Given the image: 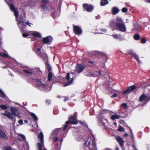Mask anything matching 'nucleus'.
I'll return each instance as SVG.
<instances>
[{"instance_id":"e2e57ef3","label":"nucleus","mask_w":150,"mask_h":150,"mask_svg":"<svg viewBox=\"0 0 150 150\" xmlns=\"http://www.w3.org/2000/svg\"><path fill=\"white\" fill-rule=\"evenodd\" d=\"M128 135V134H125L124 135V136L125 137H127Z\"/></svg>"},{"instance_id":"3c124183","label":"nucleus","mask_w":150,"mask_h":150,"mask_svg":"<svg viewBox=\"0 0 150 150\" xmlns=\"http://www.w3.org/2000/svg\"><path fill=\"white\" fill-rule=\"evenodd\" d=\"M50 100L47 99L46 101V102L47 104L49 105L50 103Z\"/></svg>"},{"instance_id":"ea45409f","label":"nucleus","mask_w":150,"mask_h":150,"mask_svg":"<svg viewBox=\"0 0 150 150\" xmlns=\"http://www.w3.org/2000/svg\"><path fill=\"white\" fill-rule=\"evenodd\" d=\"M118 130L120 132H124L125 131L124 128L120 125L119 127Z\"/></svg>"},{"instance_id":"0e129e2a","label":"nucleus","mask_w":150,"mask_h":150,"mask_svg":"<svg viewBox=\"0 0 150 150\" xmlns=\"http://www.w3.org/2000/svg\"><path fill=\"white\" fill-rule=\"evenodd\" d=\"M67 100V98H64V101H65Z\"/></svg>"},{"instance_id":"f704fd0d","label":"nucleus","mask_w":150,"mask_h":150,"mask_svg":"<svg viewBox=\"0 0 150 150\" xmlns=\"http://www.w3.org/2000/svg\"><path fill=\"white\" fill-rule=\"evenodd\" d=\"M78 122L80 123V124H81L82 125H85L86 127L88 128V126L87 124H86V123L85 122L83 121V122H81V121L78 120Z\"/></svg>"},{"instance_id":"f8f14e48","label":"nucleus","mask_w":150,"mask_h":150,"mask_svg":"<svg viewBox=\"0 0 150 150\" xmlns=\"http://www.w3.org/2000/svg\"><path fill=\"white\" fill-rule=\"evenodd\" d=\"M115 137L116 141L118 142L120 146L123 147L124 143L123 139L119 135L116 136Z\"/></svg>"},{"instance_id":"9b49d317","label":"nucleus","mask_w":150,"mask_h":150,"mask_svg":"<svg viewBox=\"0 0 150 150\" xmlns=\"http://www.w3.org/2000/svg\"><path fill=\"white\" fill-rule=\"evenodd\" d=\"M150 100V96L147 97L144 93H143L141 96H140L139 99V101L140 102H142L143 101H146L148 102Z\"/></svg>"},{"instance_id":"4be33fe9","label":"nucleus","mask_w":150,"mask_h":150,"mask_svg":"<svg viewBox=\"0 0 150 150\" xmlns=\"http://www.w3.org/2000/svg\"><path fill=\"white\" fill-rule=\"evenodd\" d=\"M32 35L35 37L37 38H39L41 37V34L38 32H35L33 33Z\"/></svg>"},{"instance_id":"bf43d9fd","label":"nucleus","mask_w":150,"mask_h":150,"mask_svg":"<svg viewBox=\"0 0 150 150\" xmlns=\"http://www.w3.org/2000/svg\"><path fill=\"white\" fill-rule=\"evenodd\" d=\"M144 1L148 3H150V0H144Z\"/></svg>"},{"instance_id":"a18cd8bd","label":"nucleus","mask_w":150,"mask_h":150,"mask_svg":"<svg viewBox=\"0 0 150 150\" xmlns=\"http://www.w3.org/2000/svg\"><path fill=\"white\" fill-rule=\"evenodd\" d=\"M19 135L25 141L26 140V138L24 135L22 134H20Z\"/></svg>"},{"instance_id":"c756f323","label":"nucleus","mask_w":150,"mask_h":150,"mask_svg":"<svg viewBox=\"0 0 150 150\" xmlns=\"http://www.w3.org/2000/svg\"><path fill=\"white\" fill-rule=\"evenodd\" d=\"M100 55L102 57L104 58V59H106V60L105 61V62H106V61H107L108 59V58L106 54L103 53L102 52L100 53Z\"/></svg>"},{"instance_id":"ddd939ff","label":"nucleus","mask_w":150,"mask_h":150,"mask_svg":"<svg viewBox=\"0 0 150 150\" xmlns=\"http://www.w3.org/2000/svg\"><path fill=\"white\" fill-rule=\"evenodd\" d=\"M129 54L134 58L138 63H139L140 62V61L138 56L137 55L134 53L133 52L131 51H129Z\"/></svg>"},{"instance_id":"4468645a","label":"nucleus","mask_w":150,"mask_h":150,"mask_svg":"<svg viewBox=\"0 0 150 150\" xmlns=\"http://www.w3.org/2000/svg\"><path fill=\"white\" fill-rule=\"evenodd\" d=\"M0 137L1 138L5 140L8 139V137L4 132L0 129Z\"/></svg>"},{"instance_id":"423d86ee","label":"nucleus","mask_w":150,"mask_h":150,"mask_svg":"<svg viewBox=\"0 0 150 150\" xmlns=\"http://www.w3.org/2000/svg\"><path fill=\"white\" fill-rule=\"evenodd\" d=\"M84 10H86L88 12H90L92 11L94 8L93 5L91 4H84L83 5Z\"/></svg>"},{"instance_id":"a878e982","label":"nucleus","mask_w":150,"mask_h":150,"mask_svg":"<svg viewBox=\"0 0 150 150\" xmlns=\"http://www.w3.org/2000/svg\"><path fill=\"white\" fill-rule=\"evenodd\" d=\"M120 117V116L119 115H112L111 117V119L112 120H114L115 119H118Z\"/></svg>"},{"instance_id":"1a4fd4ad","label":"nucleus","mask_w":150,"mask_h":150,"mask_svg":"<svg viewBox=\"0 0 150 150\" xmlns=\"http://www.w3.org/2000/svg\"><path fill=\"white\" fill-rule=\"evenodd\" d=\"M85 66L81 64H78L77 66H76L75 68V71L78 73L82 72L85 69Z\"/></svg>"},{"instance_id":"864d4df0","label":"nucleus","mask_w":150,"mask_h":150,"mask_svg":"<svg viewBox=\"0 0 150 150\" xmlns=\"http://www.w3.org/2000/svg\"><path fill=\"white\" fill-rule=\"evenodd\" d=\"M18 122L19 124L20 125H22L23 124V121L22 120H20L18 121Z\"/></svg>"},{"instance_id":"aec40b11","label":"nucleus","mask_w":150,"mask_h":150,"mask_svg":"<svg viewBox=\"0 0 150 150\" xmlns=\"http://www.w3.org/2000/svg\"><path fill=\"white\" fill-rule=\"evenodd\" d=\"M52 73L51 72L48 73L47 76V81H51L52 78Z\"/></svg>"},{"instance_id":"7c9ffc66","label":"nucleus","mask_w":150,"mask_h":150,"mask_svg":"<svg viewBox=\"0 0 150 150\" xmlns=\"http://www.w3.org/2000/svg\"><path fill=\"white\" fill-rule=\"evenodd\" d=\"M130 93V92L129 91V89H128V88H127L126 89H125V90L124 91L122 92V93L123 95H125L129 94Z\"/></svg>"},{"instance_id":"f03ea898","label":"nucleus","mask_w":150,"mask_h":150,"mask_svg":"<svg viewBox=\"0 0 150 150\" xmlns=\"http://www.w3.org/2000/svg\"><path fill=\"white\" fill-rule=\"evenodd\" d=\"M89 138L88 140L85 142L83 145L84 146L86 145L87 142H88V147L89 150H97L96 147V143L95 139L94 137H92L90 138L89 141H88ZM80 150H86L85 148H83L80 149Z\"/></svg>"},{"instance_id":"0eeeda50","label":"nucleus","mask_w":150,"mask_h":150,"mask_svg":"<svg viewBox=\"0 0 150 150\" xmlns=\"http://www.w3.org/2000/svg\"><path fill=\"white\" fill-rule=\"evenodd\" d=\"M12 115L18 117L20 116V113L18 112V109L14 107L10 108Z\"/></svg>"},{"instance_id":"680f3d73","label":"nucleus","mask_w":150,"mask_h":150,"mask_svg":"<svg viewBox=\"0 0 150 150\" xmlns=\"http://www.w3.org/2000/svg\"><path fill=\"white\" fill-rule=\"evenodd\" d=\"M88 63L92 64L93 63V62L92 61H89L88 62Z\"/></svg>"},{"instance_id":"69168bd1","label":"nucleus","mask_w":150,"mask_h":150,"mask_svg":"<svg viewBox=\"0 0 150 150\" xmlns=\"http://www.w3.org/2000/svg\"><path fill=\"white\" fill-rule=\"evenodd\" d=\"M24 121H25V123H27L28 122V121L27 120H25Z\"/></svg>"},{"instance_id":"13d9d810","label":"nucleus","mask_w":150,"mask_h":150,"mask_svg":"<svg viewBox=\"0 0 150 150\" xmlns=\"http://www.w3.org/2000/svg\"><path fill=\"white\" fill-rule=\"evenodd\" d=\"M39 56L40 57H41V58H42L43 59H44L45 57H44V55H43V54L42 53L40 55H39Z\"/></svg>"},{"instance_id":"de8ad7c7","label":"nucleus","mask_w":150,"mask_h":150,"mask_svg":"<svg viewBox=\"0 0 150 150\" xmlns=\"http://www.w3.org/2000/svg\"><path fill=\"white\" fill-rule=\"evenodd\" d=\"M62 141V139H60L59 140V144L58 143V144L57 145V147H58L59 146L60 147Z\"/></svg>"},{"instance_id":"79ce46f5","label":"nucleus","mask_w":150,"mask_h":150,"mask_svg":"<svg viewBox=\"0 0 150 150\" xmlns=\"http://www.w3.org/2000/svg\"><path fill=\"white\" fill-rule=\"evenodd\" d=\"M122 11L123 13H126L128 11V9L126 7H124L122 8Z\"/></svg>"},{"instance_id":"5701e85b","label":"nucleus","mask_w":150,"mask_h":150,"mask_svg":"<svg viewBox=\"0 0 150 150\" xmlns=\"http://www.w3.org/2000/svg\"><path fill=\"white\" fill-rule=\"evenodd\" d=\"M108 3V1L107 0H101L100 2V5L101 6H104Z\"/></svg>"},{"instance_id":"72a5a7b5","label":"nucleus","mask_w":150,"mask_h":150,"mask_svg":"<svg viewBox=\"0 0 150 150\" xmlns=\"http://www.w3.org/2000/svg\"><path fill=\"white\" fill-rule=\"evenodd\" d=\"M0 108L1 109L4 110H6L8 108L7 107L6 105H1Z\"/></svg>"},{"instance_id":"4c0bfd02","label":"nucleus","mask_w":150,"mask_h":150,"mask_svg":"<svg viewBox=\"0 0 150 150\" xmlns=\"http://www.w3.org/2000/svg\"><path fill=\"white\" fill-rule=\"evenodd\" d=\"M11 115V113L9 112H8L6 117L9 119H13V117Z\"/></svg>"},{"instance_id":"774afa93","label":"nucleus","mask_w":150,"mask_h":150,"mask_svg":"<svg viewBox=\"0 0 150 150\" xmlns=\"http://www.w3.org/2000/svg\"><path fill=\"white\" fill-rule=\"evenodd\" d=\"M114 124L115 125H116V122H115L114 123Z\"/></svg>"},{"instance_id":"a19ab883","label":"nucleus","mask_w":150,"mask_h":150,"mask_svg":"<svg viewBox=\"0 0 150 150\" xmlns=\"http://www.w3.org/2000/svg\"><path fill=\"white\" fill-rule=\"evenodd\" d=\"M37 51V52H36L37 54H38V55H40L42 53H41V49L40 48H38L36 50Z\"/></svg>"},{"instance_id":"58836bf2","label":"nucleus","mask_w":150,"mask_h":150,"mask_svg":"<svg viewBox=\"0 0 150 150\" xmlns=\"http://www.w3.org/2000/svg\"><path fill=\"white\" fill-rule=\"evenodd\" d=\"M0 96L2 98H4L6 97L5 95L1 89H0Z\"/></svg>"},{"instance_id":"c85d7f7f","label":"nucleus","mask_w":150,"mask_h":150,"mask_svg":"<svg viewBox=\"0 0 150 150\" xmlns=\"http://www.w3.org/2000/svg\"><path fill=\"white\" fill-rule=\"evenodd\" d=\"M30 115L32 117L35 121H36L38 120V118L32 112H30Z\"/></svg>"},{"instance_id":"dca6fc26","label":"nucleus","mask_w":150,"mask_h":150,"mask_svg":"<svg viewBox=\"0 0 150 150\" xmlns=\"http://www.w3.org/2000/svg\"><path fill=\"white\" fill-rule=\"evenodd\" d=\"M100 71H96L94 72L93 73L90 74L91 76L96 77L99 76L101 74Z\"/></svg>"},{"instance_id":"052dcab7","label":"nucleus","mask_w":150,"mask_h":150,"mask_svg":"<svg viewBox=\"0 0 150 150\" xmlns=\"http://www.w3.org/2000/svg\"><path fill=\"white\" fill-rule=\"evenodd\" d=\"M7 112L6 113H2V115H3L4 116H7Z\"/></svg>"},{"instance_id":"f257e3e1","label":"nucleus","mask_w":150,"mask_h":150,"mask_svg":"<svg viewBox=\"0 0 150 150\" xmlns=\"http://www.w3.org/2000/svg\"><path fill=\"white\" fill-rule=\"evenodd\" d=\"M109 25L114 30L122 32H125L127 30L125 23L122 18L119 17H117L115 20L110 21Z\"/></svg>"},{"instance_id":"7ed1b4c3","label":"nucleus","mask_w":150,"mask_h":150,"mask_svg":"<svg viewBox=\"0 0 150 150\" xmlns=\"http://www.w3.org/2000/svg\"><path fill=\"white\" fill-rule=\"evenodd\" d=\"M77 117L74 115H71L69 118V120L66 121L65 125H64L63 127V130H66L68 125L69 124H76L78 123V120L76 119Z\"/></svg>"},{"instance_id":"393cba45","label":"nucleus","mask_w":150,"mask_h":150,"mask_svg":"<svg viewBox=\"0 0 150 150\" xmlns=\"http://www.w3.org/2000/svg\"><path fill=\"white\" fill-rule=\"evenodd\" d=\"M45 65L46 66V69H47L49 72H50L52 68L49 64L48 63H46L45 64Z\"/></svg>"},{"instance_id":"e433bc0d","label":"nucleus","mask_w":150,"mask_h":150,"mask_svg":"<svg viewBox=\"0 0 150 150\" xmlns=\"http://www.w3.org/2000/svg\"><path fill=\"white\" fill-rule=\"evenodd\" d=\"M3 149L4 150H12L11 147L8 146H5L3 147Z\"/></svg>"},{"instance_id":"39448f33","label":"nucleus","mask_w":150,"mask_h":150,"mask_svg":"<svg viewBox=\"0 0 150 150\" xmlns=\"http://www.w3.org/2000/svg\"><path fill=\"white\" fill-rule=\"evenodd\" d=\"M53 40L52 37L49 35L43 38L42 41L44 44L49 45L52 43Z\"/></svg>"},{"instance_id":"6e6d98bb","label":"nucleus","mask_w":150,"mask_h":150,"mask_svg":"<svg viewBox=\"0 0 150 150\" xmlns=\"http://www.w3.org/2000/svg\"><path fill=\"white\" fill-rule=\"evenodd\" d=\"M25 23L26 24L28 25L29 26H30V24H31V23L30 22H29L28 21H26L25 22Z\"/></svg>"},{"instance_id":"a211bd4d","label":"nucleus","mask_w":150,"mask_h":150,"mask_svg":"<svg viewBox=\"0 0 150 150\" xmlns=\"http://www.w3.org/2000/svg\"><path fill=\"white\" fill-rule=\"evenodd\" d=\"M35 80L36 83H40V84H39V86H40L42 87V88H45L46 86L45 85L44 83H42V81L40 80L36 79Z\"/></svg>"},{"instance_id":"2f4dec72","label":"nucleus","mask_w":150,"mask_h":150,"mask_svg":"<svg viewBox=\"0 0 150 150\" xmlns=\"http://www.w3.org/2000/svg\"><path fill=\"white\" fill-rule=\"evenodd\" d=\"M0 56L4 57H8V55L4 53L0 52Z\"/></svg>"},{"instance_id":"6ab92c4d","label":"nucleus","mask_w":150,"mask_h":150,"mask_svg":"<svg viewBox=\"0 0 150 150\" xmlns=\"http://www.w3.org/2000/svg\"><path fill=\"white\" fill-rule=\"evenodd\" d=\"M128 88L129 90V91L130 92L137 89V87L134 85H133L130 86Z\"/></svg>"},{"instance_id":"2eb2a0df","label":"nucleus","mask_w":150,"mask_h":150,"mask_svg":"<svg viewBox=\"0 0 150 150\" xmlns=\"http://www.w3.org/2000/svg\"><path fill=\"white\" fill-rule=\"evenodd\" d=\"M119 11V9L115 6L113 7L111 10L112 14L113 15L117 14Z\"/></svg>"},{"instance_id":"cd10ccee","label":"nucleus","mask_w":150,"mask_h":150,"mask_svg":"<svg viewBox=\"0 0 150 150\" xmlns=\"http://www.w3.org/2000/svg\"><path fill=\"white\" fill-rule=\"evenodd\" d=\"M8 5L10 7V9L13 11H14L17 9L15 8L14 4H9Z\"/></svg>"},{"instance_id":"09e8293b","label":"nucleus","mask_w":150,"mask_h":150,"mask_svg":"<svg viewBox=\"0 0 150 150\" xmlns=\"http://www.w3.org/2000/svg\"><path fill=\"white\" fill-rule=\"evenodd\" d=\"M22 35L23 37L24 38H26L29 36L28 34L26 33H23Z\"/></svg>"},{"instance_id":"20e7f679","label":"nucleus","mask_w":150,"mask_h":150,"mask_svg":"<svg viewBox=\"0 0 150 150\" xmlns=\"http://www.w3.org/2000/svg\"><path fill=\"white\" fill-rule=\"evenodd\" d=\"M41 2L43 3L40 6L41 8L45 11L48 10L51 7L50 2L48 0H42Z\"/></svg>"},{"instance_id":"c9c22d12","label":"nucleus","mask_w":150,"mask_h":150,"mask_svg":"<svg viewBox=\"0 0 150 150\" xmlns=\"http://www.w3.org/2000/svg\"><path fill=\"white\" fill-rule=\"evenodd\" d=\"M25 21V19L23 17L21 18L19 21V23H23Z\"/></svg>"},{"instance_id":"bb28decb","label":"nucleus","mask_w":150,"mask_h":150,"mask_svg":"<svg viewBox=\"0 0 150 150\" xmlns=\"http://www.w3.org/2000/svg\"><path fill=\"white\" fill-rule=\"evenodd\" d=\"M43 144H43H42L41 142L40 143H38V148L39 150H47L46 149H42V145H43Z\"/></svg>"},{"instance_id":"37998d69","label":"nucleus","mask_w":150,"mask_h":150,"mask_svg":"<svg viewBox=\"0 0 150 150\" xmlns=\"http://www.w3.org/2000/svg\"><path fill=\"white\" fill-rule=\"evenodd\" d=\"M122 105L124 109H127V105L126 103H123L122 104Z\"/></svg>"},{"instance_id":"f3484780","label":"nucleus","mask_w":150,"mask_h":150,"mask_svg":"<svg viewBox=\"0 0 150 150\" xmlns=\"http://www.w3.org/2000/svg\"><path fill=\"white\" fill-rule=\"evenodd\" d=\"M38 138L40 139V142L42 144H43L44 143L43 135L42 132H41L39 134Z\"/></svg>"},{"instance_id":"473e14b6","label":"nucleus","mask_w":150,"mask_h":150,"mask_svg":"<svg viewBox=\"0 0 150 150\" xmlns=\"http://www.w3.org/2000/svg\"><path fill=\"white\" fill-rule=\"evenodd\" d=\"M14 13L15 16L16 18H17L18 17V14H19V12L18 11V10L17 9H16L14 11H13Z\"/></svg>"},{"instance_id":"6e6552de","label":"nucleus","mask_w":150,"mask_h":150,"mask_svg":"<svg viewBox=\"0 0 150 150\" xmlns=\"http://www.w3.org/2000/svg\"><path fill=\"white\" fill-rule=\"evenodd\" d=\"M65 79L67 80V81L64 85V86H66L69 85L72 83L73 81V78H70V74L69 73H67V74Z\"/></svg>"},{"instance_id":"9d476101","label":"nucleus","mask_w":150,"mask_h":150,"mask_svg":"<svg viewBox=\"0 0 150 150\" xmlns=\"http://www.w3.org/2000/svg\"><path fill=\"white\" fill-rule=\"evenodd\" d=\"M73 31L76 35H80L82 33V31L80 27L77 25H73Z\"/></svg>"},{"instance_id":"c03bdc74","label":"nucleus","mask_w":150,"mask_h":150,"mask_svg":"<svg viewBox=\"0 0 150 150\" xmlns=\"http://www.w3.org/2000/svg\"><path fill=\"white\" fill-rule=\"evenodd\" d=\"M141 41L142 43H144L146 42V40L145 38H142L141 39Z\"/></svg>"},{"instance_id":"5fc2aeb1","label":"nucleus","mask_w":150,"mask_h":150,"mask_svg":"<svg viewBox=\"0 0 150 150\" xmlns=\"http://www.w3.org/2000/svg\"><path fill=\"white\" fill-rule=\"evenodd\" d=\"M117 96V94L115 93H114L113 95H112L111 96V97L112 98H113L114 97H116Z\"/></svg>"},{"instance_id":"338daca9","label":"nucleus","mask_w":150,"mask_h":150,"mask_svg":"<svg viewBox=\"0 0 150 150\" xmlns=\"http://www.w3.org/2000/svg\"><path fill=\"white\" fill-rule=\"evenodd\" d=\"M132 147H133V148H135V146H134H134L132 145Z\"/></svg>"},{"instance_id":"b1692460","label":"nucleus","mask_w":150,"mask_h":150,"mask_svg":"<svg viewBox=\"0 0 150 150\" xmlns=\"http://www.w3.org/2000/svg\"><path fill=\"white\" fill-rule=\"evenodd\" d=\"M133 38L135 40H139L140 39V35L138 34H135Z\"/></svg>"},{"instance_id":"603ef678","label":"nucleus","mask_w":150,"mask_h":150,"mask_svg":"<svg viewBox=\"0 0 150 150\" xmlns=\"http://www.w3.org/2000/svg\"><path fill=\"white\" fill-rule=\"evenodd\" d=\"M58 137H55L53 138V141L54 142H56L58 139Z\"/></svg>"},{"instance_id":"49530a36","label":"nucleus","mask_w":150,"mask_h":150,"mask_svg":"<svg viewBox=\"0 0 150 150\" xmlns=\"http://www.w3.org/2000/svg\"><path fill=\"white\" fill-rule=\"evenodd\" d=\"M23 72L25 73H27V74H33V73L32 72H31V71H28V70H23Z\"/></svg>"},{"instance_id":"8fccbe9b","label":"nucleus","mask_w":150,"mask_h":150,"mask_svg":"<svg viewBox=\"0 0 150 150\" xmlns=\"http://www.w3.org/2000/svg\"><path fill=\"white\" fill-rule=\"evenodd\" d=\"M112 36L115 39H117L118 38V35L117 34H115L114 35H112Z\"/></svg>"},{"instance_id":"4d7b16f0","label":"nucleus","mask_w":150,"mask_h":150,"mask_svg":"<svg viewBox=\"0 0 150 150\" xmlns=\"http://www.w3.org/2000/svg\"><path fill=\"white\" fill-rule=\"evenodd\" d=\"M39 84H40V83H36V86L37 87H41L42 88V87H41L39 86Z\"/></svg>"},{"instance_id":"412c9836","label":"nucleus","mask_w":150,"mask_h":150,"mask_svg":"<svg viewBox=\"0 0 150 150\" xmlns=\"http://www.w3.org/2000/svg\"><path fill=\"white\" fill-rule=\"evenodd\" d=\"M18 26L21 31H23L24 29V28L25 27V25L23 23H19L18 24Z\"/></svg>"}]
</instances>
